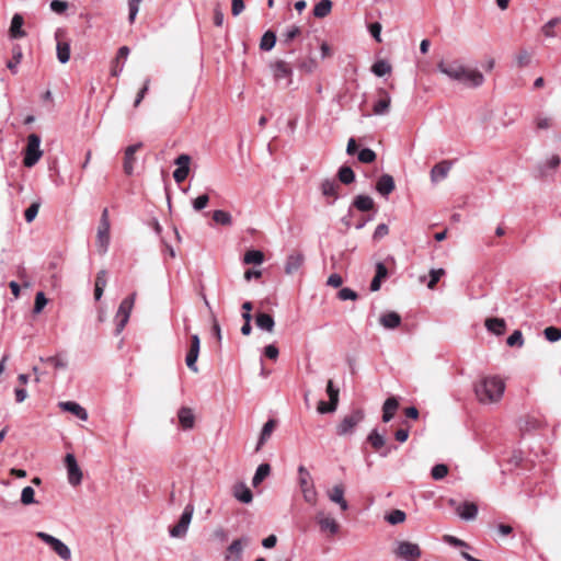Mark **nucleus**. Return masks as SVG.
<instances>
[{
    "label": "nucleus",
    "mask_w": 561,
    "mask_h": 561,
    "mask_svg": "<svg viewBox=\"0 0 561 561\" xmlns=\"http://www.w3.org/2000/svg\"><path fill=\"white\" fill-rule=\"evenodd\" d=\"M437 69L450 80L467 88H479L484 82L481 71L466 67L460 60H440L437 64Z\"/></svg>",
    "instance_id": "f257e3e1"
},
{
    "label": "nucleus",
    "mask_w": 561,
    "mask_h": 561,
    "mask_svg": "<svg viewBox=\"0 0 561 561\" xmlns=\"http://www.w3.org/2000/svg\"><path fill=\"white\" fill-rule=\"evenodd\" d=\"M505 391V382L497 376L483 377L474 385V393L482 404L497 403Z\"/></svg>",
    "instance_id": "f03ea898"
},
{
    "label": "nucleus",
    "mask_w": 561,
    "mask_h": 561,
    "mask_svg": "<svg viewBox=\"0 0 561 561\" xmlns=\"http://www.w3.org/2000/svg\"><path fill=\"white\" fill-rule=\"evenodd\" d=\"M297 472L299 489L305 502L310 505H316L318 502V492L310 472L305 466H299Z\"/></svg>",
    "instance_id": "7ed1b4c3"
},
{
    "label": "nucleus",
    "mask_w": 561,
    "mask_h": 561,
    "mask_svg": "<svg viewBox=\"0 0 561 561\" xmlns=\"http://www.w3.org/2000/svg\"><path fill=\"white\" fill-rule=\"evenodd\" d=\"M43 151L41 150V137L36 134H31L27 137V145L24 150L23 164L26 168L34 167L42 158Z\"/></svg>",
    "instance_id": "20e7f679"
},
{
    "label": "nucleus",
    "mask_w": 561,
    "mask_h": 561,
    "mask_svg": "<svg viewBox=\"0 0 561 561\" xmlns=\"http://www.w3.org/2000/svg\"><path fill=\"white\" fill-rule=\"evenodd\" d=\"M365 413L360 409L353 410L346 414L336 426V434L339 436L352 435L356 426L363 422Z\"/></svg>",
    "instance_id": "39448f33"
},
{
    "label": "nucleus",
    "mask_w": 561,
    "mask_h": 561,
    "mask_svg": "<svg viewBox=\"0 0 561 561\" xmlns=\"http://www.w3.org/2000/svg\"><path fill=\"white\" fill-rule=\"evenodd\" d=\"M35 536L46 543L61 560L69 561L71 559L70 548L60 539L44 531H37Z\"/></svg>",
    "instance_id": "423d86ee"
},
{
    "label": "nucleus",
    "mask_w": 561,
    "mask_h": 561,
    "mask_svg": "<svg viewBox=\"0 0 561 561\" xmlns=\"http://www.w3.org/2000/svg\"><path fill=\"white\" fill-rule=\"evenodd\" d=\"M394 556L404 561H417L422 556V550L417 543L400 540L397 541Z\"/></svg>",
    "instance_id": "0eeeda50"
},
{
    "label": "nucleus",
    "mask_w": 561,
    "mask_h": 561,
    "mask_svg": "<svg viewBox=\"0 0 561 561\" xmlns=\"http://www.w3.org/2000/svg\"><path fill=\"white\" fill-rule=\"evenodd\" d=\"M193 514H194V505L190 503L184 507V511H183L178 524L175 526H173L172 528H170V530H169L170 536L173 538L184 537L188 530Z\"/></svg>",
    "instance_id": "6e6552de"
},
{
    "label": "nucleus",
    "mask_w": 561,
    "mask_h": 561,
    "mask_svg": "<svg viewBox=\"0 0 561 561\" xmlns=\"http://www.w3.org/2000/svg\"><path fill=\"white\" fill-rule=\"evenodd\" d=\"M271 72L276 83L285 80L284 87L287 88L291 83L293 69L288 62L284 60H276L270 65Z\"/></svg>",
    "instance_id": "1a4fd4ad"
},
{
    "label": "nucleus",
    "mask_w": 561,
    "mask_h": 561,
    "mask_svg": "<svg viewBox=\"0 0 561 561\" xmlns=\"http://www.w3.org/2000/svg\"><path fill=\"white\" fill-rule=\"evenodd\" d=\"M316 522L319 525L320 530L329 536H335L340 530L337 520L333 516L325 514L323 511H319L316 514Z\"/></svg>",
    "instance_id": "9d476101"
},
{
    "label": "nucleus",
    "mask_w": 561,
    "mask_h": 561,
    "mask_svg": "<svg viewBox=\"0 0 561 561\" xmlns=\"http://www.w3.org/2000/svg\"><path fill=\"white\" fill-rule=\"evenodd\" d=\"M65 466L67 469L68 482L72 486L79 485L82 482V471H81L73 454L66 455Z\"/></svg>",
    "instance_id": "9b49d317"
},
{
    "label": "nucleus",
    "mask_w": 561,
    "mask_h": 561,
    "mask_svg": "<svg viewBox=\"0 0 561 561\" xmlns=\"http://www.w3.org/2000/svg\"><path fill=\"white\" fill-rule=\"evenodd\" d=\"M251 542L250 537L243 536L233 540L230 546L227 548L226 560L227 561H241L242 552L244 547L249 546Z\"/></svg>",
    "instance_id": "f8f14e48"
},
{
    "label": "nucleus",
    "mask_w": 561,
    "mask_h": 561,
    "mask_svg": "<svg viewBox=\"0 0 561 561\" xmlns=\"http://www.w3.org/2000/svg\"><path fill=\"white\" fill-rule=\"evenodd\" d=\"M449 504L455 506L456 513L461 519L472 520L477 517L478 506L472 502L457 504L455 500H449Z\"/></svg>",
    "instance_id": "ddd939ff"
},
{
    "label": "nucleus",
    "mask_w": 561,
    "mask_h": 561,
    "mask_svg": "<svg viewBox=\"0 0 561 561\" xmlns=\"http://www.w3.org/2000/svg\"><path fill=\"white\" fill-rule=\"evenodd\" d=\"M191 157L188 154H180L174 163L178 168L173 172V178L176 183H182L188 175L190 172Z\"/></svg>",
    "instance_id": "4468645a"
},
{
    "label": "nucleus",
    "mask_w": 561,
    "mask_h": 561,
    "mask_svg": "<svg viewBox=\"0 0 561 561\" xmlns=\"http://www.w3.org/2000/svg\"><path fill=\"white\" fill-rule=\"evenodd\" d=\"M305 255L301 252L294 251L291 252L285 262V273L287 275H291L299 271V268L304 265Z\"/></svg>",
    "instance_id": "2eb2a0df"
},
{
    "label": "nucleus",
    "mask_w": 561,
    "mask_h": 561,
    "mask_svg": "<svg viewBox=\"0 0 561 561\" xmlns=\"http://www.w3.org/2000/svg\"><path fill=\"white\" fill-rule=\"evenodd\" d=\"M378 95L379 99L375 102L373 112L375 115H386L390 110L391 96L383 89L378 91Z\"/></svg>",
    "instance_id": "dca6fc26"
},
{
    "label": "nucleus",
    "mask_w": 561,
    "mask_h": 561,
    "mask_svg": "<svg viewBox=\"0 0 561 561\" xmlns=\"http://www.w3.org/2000/svg\"><path fill=\"white\" fill-rule=\"evenodd\" d=\"M24 19L20 13H15L12 16L11 24L9 27V37L11 39L24 38L27 34L23 30Z\"/></svg>",
    "instance_id": "f3484780"
},
{
    "label": "nucleus",
    "mask_w": 561,
    "mask_h": 561,
    "mask_svg": "<svg viewBox=\"0 0 561 561\" xmlns=\"http://www.w3.org/2000/svg\"><path fill=\"white\" fill-rule=\"evenodd\" d=\"M142 147L141 142L128 146L125 149V157H124V172L127 175H131L134 172V165L136 162L135 153Z\"/></svg>",
    "instance_id": "a211bd4d"
},
{
    "label": "nucleus",
    "mask_w": 561,
    "mask_h": 561,
    "mask_svg": "<svg viewBox=\"0 0 561 561\" xmlns=\"http://www.w3.org/2000/svg\"><path fill=\"white\" fill-rule=\"evenodd\" d=\"M367 440L370 443V445L376 451H380V455L382 457H386L391 450L390 448H385L386 438L377 430H373L369 433Z\"/></svg>",
    "instance_id": "6ab92c4d"
},
{
    "label": "nucleus",
    "mask_w": 561,
    "mask_h": 561,
    "mask_svg": "<svg viewBox=\"0 0 561 561\" xmlns=\"http://www.w3.org/2000/svg\"><path fill=\"white\" fill-rule=\"evenodd\" d=\"M451 169V162L447 160H443L436 163L431 170V181L433 183H437L447 178L449 171Z\"/></svg>",
    "instance_id": "aec40b11"
},
{
    "label": "nucleus",
    "mask_w": 561,
    "mask_h": 561,
    "mask_svg": "<svg viewBox=\"0 0 561 561\" xmlns=\"http://www.w3.org/2000/svg\"><path fill=\"white\" fill-rule=\"evenodd\" d=\"M344 486L342 484L334 485L328 491V497L331 502L337 504L342 511L348 510L347 501L344 499Z\"/></svg>",
    "instance_id": "412c9836"
},
{
    "label": "nucleus",
    "mask_w": 561,
    "mask_h": 561,
    "mask_svg": "<svg viewBox=\"0 0 561 561\" xmlns=\"http://www.w3.org/2000/svg\"><path fill=\"white\" fill-rule=\"evenodd\" d=\"M64 33L62 30H57L55 33V37L57 39V58L59 62L66 64L70 59V43L69 42H61L59 41V36Z\"/></svg>",
    "instance_id": "4be33fe9"
},
{
    "label": "nucleus",
    "mask_w": 561,
    "mask_h": 561,
    "mask_svg": "<svg viewBox=\"0 0 561 561\" xmlns=\"http://www.w3.org/2000/svg\"><path fill=\"white\" fill-rule=\"evenodd\" d=\"M394 187V180L390 174H382L376 183V191L382 196H388Z\"/></svg>",
    "instance_id": "5701e85b"
},
{
    "label": "nucleus",
    "mask_w": 561,
    "mask_h": 561,
    "mask_svg": "<svg viewBox=\"0 0 561 561\" xmlns=\"http://www.w3.org/2000/svg\"><path fill=\"white\" fill-rule=\"evenodd\" d=\"M339 184L334 180L327 179L322 181L320 190L325 197H332L330 204H333L339 198Z\"/></svg>",
    "instance_id": "b1692460"
},
{
    "label": "nucleus",
    "mask_w": 561,
    "mask_h": 561,
    "mask_svg": "<svg viewBox=\"0 0 561 561\" xmlns=\"http://www.w3.org/2000/svg\"><path fill=\"white\" fill-rule=\"evenodd\" d=\"M110 228L111 225H99L98 228V247L102 253H105L110 244Z\"/></svg>",
    "instance_id": "393cba45"
},
{
    "label": "nucleus",
    "mask_w": 561,
    "mask_h": 561,
    "mask_svg": "<svg viewBox=\"0 0 561 561\" xmlns=\"http://www.w3.org/2000/svg\"><path fill=\"white\" fill-rule=\"evenodd\" d=\"M178 417L183 430L193 428L195 416L192 409L182 407L178 412Z\"/></svg>",
    "instance_id": "a878e982"
},
{
    "label": "nucleus",
    "mask_w": 561,
    "mask_h": 561,
    "mask_svg": "<svg viewBox=\"0 0 561 561\" xmlns=\"http://www.w3.org/2000/svg\"><path fill=\"white\" fill-rule=\"evenodd\" d=\"M233 496L241 503L249 504L253 500L251 490L244 483H237L232 491Z\"/></svg>",
    "instance_id": "bb28decb"
},
{
    "label": "nucleus",
    "mask_w": 561,
    "mask_h": 561,
    "mask_svg": "<svg viewBox=\"0 0 561 561\" xmlns=\"http://www.w3.org/2000/svg\"><path fill=\"white\" fill-rule=\"evenodd\" d=\"M59 407L64 411H67V412H70V413L75 414L77 417H79L82 421H87V419H88V413H87L85 409L82 408L77 402H73V401L60 402Z\"/></svg>",
    "instance_id": "cd10ccee"
},
{
    "label": "nucleus",
    "mask_w": 561,
    "mask_h": 561,
    "mask_svg": "<svg viewBox=\"0 0 561 561\" xmlns=\"http://www.w3.org/2000/svg\"><path fill=\"white\" fill-rule=\"evenodd\" d=\"M399 408V402L397 398L390 397L388 398L382 405V421L388 423L396 414Z\"/></svg>",
    "instance_id": "c85d7f7f"
},
{
    "label": "nucleus",
    "mask_w": 561,
    "mask_h": 561,
    "mask_svg": "<svg viewBox=\"0 0 561 561\" xmlns=\"http://www.w3.org/2000/svg\"><path fill=\"white\" fill-rule=\"evenodd\" d=\"M255 324L260 330L271 333L274 330L275 321L271 314L260 312L255 317Z\"/></svg>",
    "instance_id": "c756f323"
},
{
    "label": "nucleus",
    "mask_w": 561,
    "mask_h": 561,
    "mask_svg": "<svg viewBox=\"0 0 561 561\" xmlns=\"http://www.w3.org/2000/svg\"><path fill=\"white\" fill-rule=\"evenodd\" d=\"M276 427V421L271 419L268 420L262 427L255 450L259 451L262 446L266 443V440L271 437L273 431Z\"/></svg>",
    "instance_id": "7c9ffc66"
},
{
    "label": "nucleus",
    "mask_w": 561,
    "mask_h": 561,
    "mask_svg": "<svg viewBox=\"0 0 561 561\" xmlns=\"http://www.w3.org/2000/svg\"><path fill=\"white\" fill-rule=\"evenodd\" d=\"M379 321L383 328L392 330L400 325L401 317L397 312L390 311V312L383 313L380 317Z\"/></svg>",
    "instance_id": "2f4dec72"
},
{
    "label": "nucleus",
    "mask_w": 561,
    "mask_h": 561,
    "mask_svg": "<svg viewBox=\"0 0 561 561\" xmlns=\"http://www.w3.org/2000/svg\"><path fill=\"white\" fill-rule=\"evenodd\" d=\"M374 205V199L368 195H357L353 201V206L360 211L371 210Z\"/></svg>",
    "instance_id": "473e14b6"
},
{
    "label": "nucleus",
    "mask_w": 561,
    "mask_h": 561,
    "mask_svg": "<svg viewBox=\"0 0 561 561\" xmlns=\"http://www.w3.org/2000/svg\"><path fill=\"white\" fill-rule=\"evenodd\" d=\"M485 327L490 332L502 335L505 331V321L500 318H490L486 319Z\"/></svg>",
    "instance_id": "72a5a7b5"
},
{
    "label": "nucleus",
    "mask_w": 561,
    "mask_h": 561,
    "mask_svg": "<svg viewBox=\"0 0 561 561\" xmlns=\"http://www.w3.org/2000/svg\"><path fill=\"white\" fill-rule=\"evenodd\" d=\"M332 10L331 0H320L313 8V15L316 18H325Z\"/></svg>",
    "instance_id": "f704fd0d"
},
{
    "label": "nucleus",
    "mask_w": 561,
    "mask_h": 561,
    "mask_svg": "<svg viewBox=\"0 0 561 561\" xmlns=\"http://www.w3.org/2000/svg\"><path fill=\"white\" fill-rule=\"evenodd\" d=\"M271 466L268 463H261L252 478L253 486H257L270 474Z\"/></svg>",
    "instance_id": "c9c22d12"
},
{
    "label": "nucleus",
    "mask_w": 561,
    "mask_h": 561,
    "mask_svg": "<svg viewBox=\"0 0 561 561\" xmlns=\"http://www.w3.org/2000/svg\"><path fill=\"white\" fill-rule=\"evenodd\" d=\"M12 59L8 61L7 64V67L10 69V71L12 73H16L18 72V66L20 65L22 58H23V53H22V49L19 45H15L12 49Z\"/></svg>",
    "instance_id": "e433bc0d"
},
{
    "label": "nucleus",
    "mask_w": 561,
    "mask_h": 561,
    "mask_svg": "<svg viewBox=\"0 0 561 561\" xmlns=\"http://www.w3.org/2000/svg\"><path fill=\"white\" fill-rule=\"evenodd\" d=\"M301 33V28L297 25L288 26L282 34L280 43L284 45L290 44L299 34Z\"/></svg>",
    "instance_id": "4c0bfd02"
},
{
    "label": "nucleus",
    "mask_w": 561,
    "mask_h": 561,
    "mask_svg": "<svg viewBox=\"0 0 561 561\" xmlns=\"http://www.w3.org/2000/svg\"><path fill=\"white\" fill-rule=\"evenodd\" d=\"M264 261V254L260 250L247 251L243 256L244 264H261Z\"/></svg>",
    "instance_id": "58836bf2"
},
{
    "label": "nucleus",
    "mask_w": 561,
    "mask_h": 561,
    "mask_svg": "<svg viewBox=\"0 0 561 561\" xmlns=\"http://www.w3.org/2000/svg\"><path fill=\"white\" fill-rule=\"evenodd\" d=\"M276 43V35L272 31H267L264 33V35L261 38L260 48L262 50L268 51L271 50Z\"/></svg>",
    "instance_id": "ea45409f"
},
{
    "label": "nucleus",
    "mask_w": 561,
    "mask_h": 561,
    "mask_svg": "<svg viewBox=\"0 0 561 561\" xmlns=\"http://www.w3.org/2000/svg\"><path fill=\"white\" fill-rule=\"evenodd\" d=\"M213 220L221 226H231L232 225V217L231 215L226 210H215L213 213Z\"/></svg>",
    "instance_id": "a19ab883"
},
{
    "label": "nucleus",
    "mask_w": 561,
    "mask_h": 561,
    "mask_svg": "<svg viewBox=\"0 0 561 561\" xmlns=\"http://www.w3.org/2000/svg\"><path fill=\"white\" fill-rule=\"evenodd\" d=\"M337 176L340 182H342L343 184H351L355 181V173L347 165H343L339 169Z\"/></svg>",
    "instance_id": "79ce46f5"
},
{
    "label": "nucleus",
    "mask_w": 561,
    "mask_h": 561,
    "mask_svg": "<svg viewBox=\"0 0 561 561\" xmlns=\"http://www.w3.org/2000/svg\"><path fill=\"white\" fill-rule=\"evenodd\" d=\"M407 515L401 510H392L390 513L385 515V520L391 525H398L405 520Z\"/></svg>",
    "instance_id": "37998d69"
},
{
    "label": "nucleus",
    "mask_w": 561,
    "mask_h": 561,
    "mask_svg": "<svg viewBox=\"0 0 561 561\" xmlns=\"http://www.w3.org/2000/svg\"><path fill=\"white\" fill-rule=\"evenodd\" d=\"M371 71L377 77H382L391 72V66L386 60H378L373 65Z\"/></svg>",
    "instance_id": "c03bdc74"
},
{
    "label": "nucleus",
    "mask_w": 561,
    "mask_h": 561,
    "mask_svg": "<svg viewBox=\"0 0 561 561\" xmlns=\"http://www.w3.org/2000/svg\"><path fill=\"white\" fill-rule=\"evenodd\" d=\"M142 0H127L128 4V21L133 24L136 20V16L139 12L140 3Z\"/></svg>",
    "instance_id": "a18cd8bd"
},
{
    "label": "nucleus",
    "mask_w": 561,
    "mask_h": 561,
    "mask_svg": "<svg viewBox=\"0 0 561 561\" xmlns=\"http://www.w3.org/2000/svg\"><path fill=\"white\" fill-rule=\"evenodd\" d=\"M376 153L369 148H364L359 150L357 154V159L362 163H371L376 160Z\"/></svg>",
    "instance_id": "49530a36"
},
{
    "label": "nucleus",
    "mask_w": 561,
    "mask_h": 561,
    "mask_svg": "<svg viewBox=\"0 0 561 561\" xmlns=\"http://www.w3.org/2000/svg\"><path fill=\"white\" fill-rule=\"evenodd\" d=\"M35 491L32 486H25L21 493V503L23 505H31L35 503Z\"/></svg>",
    "instance_id": "de8ad7c7"
},
{
    "label": "nucleus",
    "mask_w": 561,
    "mask_h": 561,
    "mask_svg": "<svg viewBox=\"0 0 561 561\" xmlns=\"http://www.w3.org/2000/svg\"><path fill=\"white\" fill-rule=\"evenodd\" d=\"M135 299H136V293H133L131 295H129L127 298H125L121 302L118 309L122 311V313H128V316L130 317V312L133 310Z\"/></svg>",
    "instance_id": "09e8293b"
},
{
    "label": "nucleus",
    "mask_w": 561,
    "mask_h": 561,
    "mask_svg": "<svg viewBox=\"0 0 561 561\" xmlns=\"http://www.w3.org/2000/svg\"><path fill=\"white\" fill-rule=\"evenodd\" d=\"M128 320H129L128 313H122V311L119 309H117V312H116V316H115V321H116L115 333L116 334H119L124 330V328L127 324Z\"/></svg>",
    "instance_id": "8fccbe9b"
},
{
    "label": "nucleus",
    "mask_w": 561,
    "mask_h": 561,
    "mask_svg": "<svg viewBox=\"0 0 561 561\" xmlns=\"http://www.w3.org/2000/svg\"><path fill=\"white\" fill-rule=\"evenodd\" d=\"M448 473V468L444 463L435 465L432 468L431 474L434 480H442L444 479Z\"/></svg>",
    "instance_id": "3c124183"
},
{
    "label": "nucleus",
    "mask_w": 561,
    "mask_h": 561,
    "mask_svg": "<svg viewBox=\"0 0 561 561\" xmlns=\"http://www.w3.org/2000/svg\"><path fill=\"white\" fill-rule=\"evenodd\" d=\"M543 334H545V337L549 342H557V341L561 340V329H559L557 327L546 328L543 331Z\"/></svg>",
    "instance_id": "603ef678"
},
{
    "label": "nucleus",
    "mask_w": 561,
    "mask_h": 561,
    "mask_svg": "<svg viewBox=\"0 0 561 561\" xmlns=\"http://www.w3.org/2000/svg\"><path fill=\"white\" fill-rule=\"evenodd\" d=\"M507 345L508 346H518V347H522L523 344H524V339H523V334L520 331L518 330H515L508 337H507V341H506Z\"/></svg>",
    "instance_id": "864d4df0"
},
{
    "label": "nucleus",
    "mask_w": 561,
    "mask_h": 561,
    "mask_svg": "<svg viewBox=\"0 0 561 561\" xmlns=\"http://www.w3.org/2000/svg\"><path fill=\"white\" fill-rule=\"evenodd\" d=\"M445 274V270L444 268H433L430 271V282L427 283V287L430 289H433L437 282L439 280V278Z\"/></svg>",
    "instance_id": "5fc2aeb1"
},
{
    "label": "nucleus",
    "mask_w": 561,
    "mask_h": 561,
    "mask_svg": "<svg viewBox=\"0 0 561 561\" xmlns=\"http://www.w3.org/2000/svg\"><path fill=\"white\" fill-rule=\"evenodd\" d=\"M197 358H198V354L197 353H194L192 352L191 350H188L187 354H186V357H185V363H186V366L193 371V373H197L198 371V367L196 365V362H197Z\"/></svg>",
    "instance_id": "6e6d98bb"
},
{
    "label": "nucleus",
    "mask_w": 561,
    "mask_h": 561,
    "mask_svg": "<svg viewBox=\"0 0 561 561\" xmlns=\"http://www.w3.org/2000/svg\"><path fill=\"white\" fill-rule=\"evenodd\" d=\"M327 393L330 402L339 404V389L334 388L332 380H329L327 383Z\"/></svg>",
    "instance_id": "4d7b16f0"
},
{
    "label": "nucleus",
    "mask_w": 561,
    "mask_h": 561,
    "mask_svg": "<svg viewBox=\"0 0 561 561\" xmlns=\"http://www.w3.org/2000/svg\"><path fill=\"white\" fill-rule=\"evenodd\" d=\"M38 209H39L38 203L31 204L24 213L25 220L27 222H32L36 218V216L38 214Z\"/></svg>",
    "instance_id": "13d9d810"
},
{
    "label": "nucleus",
    "mask_w": 561,
    "mask_h": 561,
    "mask_svg": "<svg viewBox=\"0 0 561 561\" xmlns=\"http://www.w3.org/2000/svg\"><path fill=\"white\" fill-rule=\"evenodd\" d=\"M49 7L53 12L62 14L68 9V2L62 0H53Z\"/></svg>",
    "instance_id": "bf43d9fd"
},
{
    "label": "nucleus",
    "mask_w": 561,
    "mask_h": 561,
    "mask_svg": "<svg viewBox=\"0 0 561 561\" xmlns=\"http://www.w3.org/2000/svg\"><path fill=\"white\" fill-rule=\"evenodd\" d=\"M208 202H209V197H208L207 194L199 195L198 197H196L193 201V208L196 211H199V210L204 209L208 205Z\"/></svg>",
    "instance_id": "052dcab7"
},
{
    "label": "nucleus",
    "mask_w": 561,
    "mask_h": 561,
    "mask_svg": "<svg viewBox=\"0 0 561 561\" xmlns=\"http://www.w3.org/2000/svg\"><path fill=\"white\" fill-rule=\"evenodd\" d=\"M47 304L44 293L39 291L35 296L34 312L39 313Z\"/></svg>",
    "instance_id": "680f3d73"
},
{
    "label": "nucleus",
    "mask_w": 561,
    "mask_h": 561,
    "mask_svg": "<svg viewBox=\"0 0 561 561\" xmlns=\"http://www.w3.org/2000/svg\"><path fill=\"white\" fill-rule=\"evenodd\" d=\"M337 404H333L332 402L319 401L317 410L321 414L332 413L336 410Z\"/></svg>",
    "instance_id": "e2e57ef3"
},
{
    "label": "nucleus",
    "mask_w": 561,
    "mask_h": 561,
    "mask_svg": "<svg viewBox=\"0 0 561 561\" xmlns=\"http://www.w3.org/2000/svg\"><path fill=\"white\" fill-rule=\"evenodd\" d=\"M337 297L341 300H356L358 296L353 289L344 287L339 291Z\"/></svg>",
    "instance_id": "0e129e2a"
},
{
    "label": "nucleus",
    "mask_w": 561,
    "mask_h": 561,
    "mask_svg": "<svg viewBox=\"0 0 561 561\" xmlns=\"http://www.w3.org/2000/svg\"><path fill=\"white\" fill-rule=\"evenodd\" d=\"M516 64L518 67H526L530 64V55L528 51H519L516 56Z\"/></svg>",
    "instance_id": "69168bd1"
},
{
    "label": "nucleus",
    "mask_w": 561,
    "mask_h": 561,
    "mask_svg": "<svg viewBox=\"0 0 561 561\" xmlns=\"http://www.w3.org/2000/svg\"><path fill=\"white\" fill-rule=\"evenodd\" d=\"M389 233V228L386 224H380L376 227L373 238L374 240H380Z\"/></svg>",
    "instance_id": "338daca9"
},
{
    "label": "nucleus",
    "mask_w": 561,
    "mask_h": 561,
    "mask_svg": "<svg viewBox=\"0 0 561 561\" xmlns=\"http://www.w3.org/2000/svg\"><path fill=\"white\" fill-rule=\"evenodd\" d=\"M559 23V20L558 19H552L550 20L549 22H547L543 27H542V32L543 34L547 36V37H552L554 36V33H553V27Z\"/></svg>",
    "instance_id": "774afa93"
}]
</instances>
